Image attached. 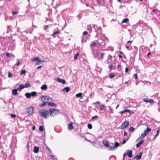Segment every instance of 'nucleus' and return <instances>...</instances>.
<instances>
[{"label": "nucleus", "instance_id": "nucleus-1", "mask_svg": "<svg viewBox=\"0 0 160 160\" xmlns=\"http://www.w3.org/2000/svg\"><path fill=\"white\" fill-rule=\"evenodd\" d=\"M41 98L42 101H46V102L47 103L49 106H55V104L52 102V99L50 97L48 96H42Z\"/></svg>", "mask_w": 160, "mask_h": 160}, {"label": "nucleus", "instance_id": "nucleus-2", "mask_svg": "<svg viewBox=\"0 0 160 160\" xmlns=\"http://www.w3.org/2000/svg\"><path fill=\"white\" fill-rule=\"evenodd\" d=\"M151 131V129L148 128V127L144 131V133L141 134V137H139L137 139L136 141L138 142L139 141H140L142 138H143L146 136L148 132H150Z\"/></svg>", "mask_w": 160, "mask_h": 160}, {"label": "nucleus", "instance_id": "nucleus-3", "mask_svg": "<svg viewBox=\"0 0 160 160\" xmlns=\"http://www.w3.org/2000/svg\"><path fill=\"white\" fill-rule=\"evenodd\" d=\"M39 112L42 117L46 119L47 118L49 114V111L46 109L39 111Z\"/></svg>", "mask_w": 160, "mask_h": 160}, {"label": "nucleus", "instance_id": "nucleus-4", "mask_svg": "<svg viewBox=\"0 0 160 160\" xmlns=\"http://www.w3.org/2000/svg\"><path fill=\"white\" fill-rule=\"evenodd\" d=\"M49 111L50 113V117H54L59 114V111L58 110L52 108L49 109Z\"/></svg>", "mask_w": 160, "mask_h": 160}, {"label": "nucleus", "instance_id": "nucleus-5", "mask_svg": "<svg viewBox=\"0 0 160 160\" xmlns=\"http://www.w3.org/2000/svg\"><path fill=\"white\" fill-rule=\"evenodd\" d=\"M26 112L28 114V116L32 115L34 113V108L32 106H30L26 110Z\"/></svg>", "mask_w": 160, "mask_h": 160}, {"label": "nucleus", "instance_id": "nucleus-6", "mask_svg": "<svg viewBox=\"0 0 160 160\" xmlns=\"http://www.w3.org/2000/svg\"><path fill=\"white\" fill-rule=\"evenodd\" d=\"M31 61L32 62H33L34 61H36V65H39L40 64L41 62H42L39 59L38 57H37L35 58H32L31 59Z\"/></svg>", "mask_w": 160, "mask_h": 160}, {"label": "nucleus", "instance_id": "nucleus-7", "mask_svg": "<svg viewBox=\"0 0 160 160\" xmlns=\"http://www.w3.org/2000/svg\"><path fill=\"white\" fill-rule=\"evenodd\" d=\"M129 122L128 121H125L122 124L121 126V129H123L128 127L129 126Z\"/></svg>", "mask_w": 160, "mask_h": 160}, {"label": "nucleus", "instance_id": "nucleus-8", "mask_svg": "<svg viewBox=\"0 0 160 160\" xmlns=\"http://www.w3.org/2000/svg\"><path fill=\"white\" fill-rule=\"evenodd\" d=\"M102 143L106 147H109V143L108 140H104L102 141Z\"/></svg>", "mask_w": 160, "mask_h": 160}, {"label": "nucleus", "instance_id": "nucleus-9", "mask_svg": "<svg viewBox=\"0 0 160 160\" xmlns=\"http://www.w3.org/2000/svg\"><path fill=\"white\" fill-rule=\"evenodd\" d=\"M143 153V152L142 151L140 152L139 153V155H136L134 158H136V159L138 160L139 159H140L141 158L142 156V155Z\"/></svg>", "mask_w": 160, "mask_h": 160}, {"label": "nucleus", "instance_id": "nucleus-10", "mask_svg": "<svg viewBox=\"0 0 160 160\" xmlns=\"http://www.w3.org/2000/svg\"><path fill=\"white\" fill-rule=\"evenodd\" d=\"M73 129V122H71L68 125V129L69 130H72Z\"/></svg>", "mask_w": 160, "mask_h": 160}, {"label": "nucleus", "instance_id": "nucleus-11", "mask_svg": "<svg viewBox=\"0 0 160 160\" xmlns=\"http://www.w3.org/2000/svg\"><path fill=\"white\" fill-rule=\"evenodd\" d=\"M126 112H128L130 113V112H131V111L129 109H124V110H122V111H121L119 113L122 114Z\"/></svg>", "mask_w": 160, "mask_h": 160}, {"label": "nucleus", "instance_id": "nucleus-12", "mask_svg": "<svg viewBox=\"0 0 160 160\" xmlns=\"http://www.w3.org/2000/svg\"><path fill=\"white\" fill-rule=\"evenodd\" d=\"M112 57L111 55H108V59L106 61L108 63H110L112 62Z\"/></svg>", "mask_w": 160, "mask_h": 160}, {"label": "nucleus", "instance_id": "nucleus-13", "mask_svg": "<svg viewBox=\"0 0 160 160\" xmlns=\"http://www.w3.org/2000/svg\"><path fill=\"white\" fill-rule=\"evenodd\" d=\"M57 81L59 82L62 83L63 84H65L66 81L65 80L61 79L59 78H57Z\"/></svg>", "mask_w": 160, "mask_h": 160}, {"label": "nucleus", "instance_id": "nucleus-14", "mask_svg": "<svg viewBox=\"0 0 160 160\" xmlns=\"http://www.w3.org/2000/svg\"><path fill=\"white\" fill-rule=\"evenodd\" d=\"M127 152V154L129 158H131L132 157V150L128 151Z\"/></svg>", "mask_w": 160, "mask_h": 160}, {"label": "nucleus", "instance_id": "nucleus-15", "mask_svg": "<svg viewBox=\"0 0 160 160\" xmlns=\"http://www.w3.org/2000/svg\"><path fill=\"white\" fill-rule=\"evenodd\" d=\"M18 88L14 89L12 91V94L14 95H18Z\"/></svg>", "mask_w": 160, "mask_h": 160}, {"label": "nucleus", "instance_id": "nucleus-16", "mask_svg": "<svg viewBox=\"0 0 160 160\" xmlns=\"http://www.w3.org/2000/svg\"><path fill=\"white\" fill-rule=\"evenodd\" d=\"M60 31H57L55 32H53L52 35V36L53 37V38H55L56 36H55V34H60Z\"/></svg>", "mask_w": 160, "mask_h": 160}, {"label": "nucleus", "instance_id": "nucleus-17", "mask_svg": "<svg viewBox=\"0 0 160 160\" xmlns=\"http://www.w3.org/2000/svg\"><path fill=\"white\" fill-rule=\"evenodd\" d=\"M33 152L35 153H38L39 152V148L36 146H35L33 149Z\"/></svg>", "mask_w": 160, "mask_h": 160}, {"label": "nucleus", "instance_id": "nucleus-18", "mask_svg": "<svg viewBox=\"0 0 160 160\" xmlns=\"http://www.w3.org/2000/svg\"><path fill=\"white\" fill-rule=\"evenodd\" d=\"M97 3L98 4H101V5H104L105 3L104 0H98Z\"/></svg>", "mask_w": 160, "mask_h": 160}, {"label": "nucleus", "instance_id": "nucleus-19", "mask_svg": "<svg viewBox=\"0 0 160 160\" xmlns=\"http://www.w3.org/2000/svg\"><path fill=\"white\" fill-rule=\"evenodd\" d=\"M70 88L68 87H66L64 88L62 90V91H65L66 92H68L70 90Z\"/></svg>", "mask_w": 160, "mask_h": 160}, {"label": "nucleus", "instance_id": "nucleus-20", "mask_svg": "<svg viewBox=\"0 0 160 160\" xmlns=\"http://www.w3.org/2000/svg\"><path fill=\"white\" fill-rule=\"evenodd\" d=\"M41 88L42 90H46L47 88V85L44 84L41 87Z\"/></svg>", "mask_w": 160, "mask_h": 160}, {"label": "nucleus", "instance_id": "nucleus-21", "mask_svg": "<svg viewBox=\"0 0 160 160\" xmlns=\"http://www.w3.org/2000/svg\"><path fill=\"white\" fill-rule=\"evenodd\" d=\"M26 97L27 98H30L31 97V93H30L27 92L25 93V94Z\"/></svg>", "mask_w": 160, "mask_h": 160}, {"label": "nucleus", "instance_id": "nucleus-22", "mask_svg": "<svg viewBox=\"0 0 160 160\" xmlns=\"http://www.w3.org/2000/svg\"><path fill=\"white\" fill-rule=\"evenodd\" d=\"M143 143V141H141L139 143L137 144L136 146L137 148H138L140 145L141 144Z\"/></svg>", "mask_w": 160, "mask_h": 160}, {"label": "nucleus", "instance_id": "nucleus-23", "mask_svg": "<svg viewBox=\"0 0 160 160\" xmlns=\"http://www.w3.org/2000/svg\"><path fill=\"white\" fill-rule=\"evenodd\" d=\"M31 96L32 97H35L37 95V92L35 91L32 92L31 93Z\"/></svg>", "mask_w": 160, "mask_h": 160}, {"label": "nucleus", "instance_id": "nucleus-24", "mask_svg": "<svg viewBox=\"0 0 160 160\" xmlns=\"http://www.w3.org/2000/svg\"><path fill=\"white\" fill-rule=\"evenodd\" d=\"M129 21L128 18H125L122 21V23H127Z\"/></svg>", "mask_w": 160, "mask_h": 160}, {"label": "nucleus", "instance_id": "nucleus-25", "mask_svg": "<svg viewBox=\"0 0 160 160\" xmlns=\"http://www.w3.org/2000/svg\"><path fill=\"white\" fill-rule=\"evenodd\" d=\"M24 88H25V87H24V85L22 84H21L19 85V87L18 88L19 90V89H22Z\"/></svg>", "mask_w": 160, "mask_h": 160}, {"label": "nucleus", "instance_id": "nucleus-26", "mask_svg": "<svg viewBox=\"0 0 160 160\" xmlns=\"http://www.w3.org/2000/svg\"><path fill=\"white\" fill-rule=\"evenodd\" d=\"M43 102L39 105V106L41 107H43L46 105V101H42Z\"/></svg>", "mask_w": 160, "mask_h": 160}, {"label": "nucleus", "instance_id": "nucleus-27", "mask_svg": "<svg viewBox=\"0 0 160 160\" xmlns=\"http://www.w3.org/2000/svg\"><path fill=\"white\" fill-rule=\"evenodd\" d=\"M30 84L29 83H26L24 85V86L25 88H27L30 86Z\"/></svg>", "mask_w": 160, "mask_h": 160}, {"label": "nucleus", "instance_id": "nucleus-28", "mask_svg": "<svg viewBox=\"0 0 160 160\" xmlns=\"http://www.w3.org/2000/svg\"><path fill=\"white\" fill-rule=\"evenodd\" d=\"M79 55V52H78L77 54H75L74 55V60H75L77 59L78 57V56Z\"/></svg>", "mask_w": 160, "mask_h": 160}, {"label": "nucleus", "instance_id": "nucleus-29", "mask_svg": "<svg viewBox=\"0 0 160 160\" xmlns=\"http://www.w3.org/2000/svg\"><path fill=\"white\" fill-rule=\"evenodd\" d=\"M44 128L43 126H40L39 128V130L40 132H42Z\"/></svg>", "mask_w": 160, "mask_h": 160}, {"label": "nucleus", "instance_id": "nucleus-30", "mask_svg": "<svg viewBox=\"0 0 160 160\" xmlns=\"http://www.w3.org/2000/svg\"><path fill=\"white\" fill-rule=\"evenodd\" d=\"M87 29L88 30H91L92 27L91 25H88L87 27Z\"/></svg>", "mask_w": 160, "mask_h": 160}, {"label": "nucleus", "instance_id": "nucleus-31", "mask_svg": "<svg viewBox=\"0 0 160 160\" xmlns=\"http://www.w3.org/2000/svg\"><path fill=\"white\" fill-rule=\"evenodd\" d=\"M115 75L112 73L110 74L109 75V77L110 78H112L115 76Z\"/></svg>", "mask_w": 160, "mask_h": 160}, {"label": "nucleus", "instance_id": "nucleus-32", "mask_svg": "<svg viewBox=\"0 0 160 160\" xmlns=\"http://www.w3.org/2000/svg\"><path fill=\"white\" fill-rule=\"evenodd\" d=\"M82 95V92L79 93L76 95V97H79L81 96Z\"/></svg>", "mask_w": 160, "mask_h": 160}, {"label": "nucleus", "instance_id": "nucleus-33", "mask_svg": "<svg viewBox=\"0 0 160 160\" xmlns=\"http://www.w3.org/2000/svg\"><path fill=\"white\" fill-rule=\"evenodd\" d=\"M26 73V71L25 70H22V71H21V72H20V75H22V74H24Z\"/></svg>", "mask_w": 160, "mask_h": 160}, {"label": "nucleus", "instance_id": "nucleus-34", "mask_svg": "<svg viewBox=\"0 0 160 160\" xmlns=\"http://www.w3.org/2000/svg\"><path fill=\"white\" fill-rule=\"evenodd\" d=\"M88 127L89 129H91L92 128V126L91 124L89 123L88 125Z\"/></svg>", "mask_w": 160, "mask_h": 160}, {"label": "nucleus", "instance_id": "nucleus-35", "mask_svg": "<svg viewBox=\"0 0 160 160\" xmlns=\"http://www.w3.org/2000/svg\"><path fill=\"white\" fill-rule=\"evenodd\" d=\"M18 12H18V11H16V12H15V11H12V14L13 15H15V14H17Z\"/></svg>", "mask_w": 160, "mask_h": 160}, {"label": "nucleus", "instance_id": "nucleus-36", "mask_svg": "<svg viewBox=\"0 0 160 160\" xmlns=\"http://www.w3.org/2000/svg\"><path fill=\"white\" fill-rule=\"evenodd\" d=\"M96 44V42L95 41L92 42V44H91V45H92L93 46H95Z\"/></svg>", "mask_w": 160, "mask_h": 160}, {"label": "nucleus", "instance_id": "nucleus-37", "mask_svg": "<svg viewBox=\"0 0 160 160\" xmlns=\"http://www.w3.org/2000/svg\"><path fill=\"white\" fill-rule=\"evenodd\" d=\"M119 145V143L117 142H116L115 143V145L114 146V148L117 147Z\"/></svg>", "mask_w": 160, "mask_h": 160}, {"label": "nucleus", "instance_id": "nucleus-38", "mask_svg": "<svg viewBox=\"0 0 160 160\" xmlns=\"http://www.w3.org/2000/svg\"><path fill=\"white\" fill-rule=\"evenodd\" d=\"M134 130H135L134 128H133V127H131L129 128V130L131 132L134 131Z\"/></svg>", "mask_w": 160, "mask_h": 160}, {"label": "nucleus", "instance_id": "nucleus-39", "mask_svg": "<svg viewBox=\"0 0 160 160\" xmlns=\"http://www.w3.org/2000/svg\"><path fill=\"white\" fill-rule=\"evenodd\" d=\"M109 150H112L114 148V146H109Z\"/></svg>", "mask_w": 160, "mask_h": 160}, {"label": "nucleus", "instance_id": "nucleus-40", "mask_svg": "<svg viewBox=\"0 0 160 160\" xmlns=\"http://www.w3.org/2000/svg\"><path fill=\"white\" fill-rule=\"evenodd\" d=\"M148 102H149L151 104L152 103L154 102V100L153 99H152L148 100Z\"/></svg>", "mask_w": 160, "mask_h": 160}, {"label": "nucleus", "instance_id": "nucleus-41", "mask_svg": "<svg viewBox=\"0 0 160 160\" xmlns=\"http://www.w3.org/2000/svg\"><path fill=\"white\" fill-rule=\"evenodd\" d=\"M88 32L86 31H85L84 32H83V34L84 35H88Z\"/></svg>", "mask_w": 160, "mask_h": 160}, {"label": "nucleus", "instance_id": "nucleus-42", "mask_svg": "<svg viewBox=\"0 0 160 160\" xmlns=\"http://www.w3.org/2000/svg\"><path fill=\"white\" fill-rule=\"evenodd\" d=\"M104 109V106L103 105H102L100 107V109L101 110H103Z\"/></svg>", "mask_w": 160, "mask_h": 160}, {"label": "nucleus", "instance_id": "nucleus-43", "mask_svg": "<svg viewBox=\"0 0 160 160\" xmlns=\"http://www.w3.org/2000/svg\"><path fill=\"white\" fill-rule=\"evenodd\" d=\"M49 158L51 159H53L54 158V156L53 155H50L49 156Z\"/></svg>", "mask_w": 160, "mask_h": 160}, {"label": "nucleus", "instance_id": "nucleus-44", "mask_svg": "<svg viewBox=\"0 0 160 160\" xmlns=\"http://www.w3.org/2000/svg\"><path fill=\"white\" fill-rule=\"evenodd\" d=\"M134 77L136 79H138V75H137V74H136V73L134 74Z\"/></svg>", "mask_w": 160, "mask_h": 160}, {"label": "nucleus", "instance_id": "nucleus-45", "mask_svg": "<svg viewBox=\"0 0 160 160\" xmlns=\"http://www.w3.org/2000/svg\"><path fill=\"white\" fill-rule=\"evenodd\" d=\"M98 118V117L97 115H95L94 116L92 117V119L93 120L95 118Z\"/></svg>", "mask_w": 160, "mask_h": 160}, {"label": "nucleus", "instance_id": "nucleus-46", "mask_svg": "<svg viewBox=\"0 0 160 160\" xmlns=\"http://www.w3.org/2000/svg\"><path fill=\"white\" fill-rule=\"evenodd\" d=\"M104 55V53H102L101 54V58L102 59V60H103V56Z\"/></svg>", "mask_w": 160, "mask_h": 160}, {"label": "nucleus", "instance_id": "nucleus-47", "mask_svg": "<svg viewBox=\"0 0 160 160\" xmlns=\"http://www.w3.org/2000/svg\"><path fill=\"white\" fill-rule=\"evenodd\" d=\"M11 116L12 118H15L16 116V115L12 114H11Z\"/></svg>", "mask_w": 160, "mask_h": 160}, {"label": "nucleus", "instance_id": "nucleus-48", "mask_svg": "<svg viewBox=\"0 0 160 160\" xmlns=\"http://www.w3.org/2000/svg\"><path fill=\"white\" fill-rule=\"evenodd\" d=\"M143 101H144L145 102H148V100L147 99H146V98H143Z\"/></svg>", "mask_w": 160, "mask_h": 160}, {"label": "nucleus", "instance_id": "nucleus-49", "mask_svg": "<svg viewBox=\"0 0 160 160\" xmlns=\"http://www.w3.org/2000/svg\"><path fill=\"white\" fill-rule=\"evenodd\" d=\"M48 25H46L44 27V28L45 30H46L47 29V28H48Z\"/></svg>", "mask_w": 160, "mask_h": 160}, {"label": "nucleus", "instance_id": "nucleus-50", "mask_svg": "<svg viewBox=\"0 0 160 160\" xmlns=\"http://www.w3.org/2000/svg\"><path fill=\"white\" fill-rule=\"evenodd\" d=\"M160 132V130L159 129L157 131V133L156 134V136H158Z\"/></svg>", "mask_w": 160, "mask_h": 160}, {"label": "nucleus", "instance_id": "nucleus-51", "mask_svg": "<svg viewBox=\"0 0 160 160\" xmlns=\"http://www.w3.org/2000/svg\"><path fill=\"white\" fill-rule=\"evenodd\" d=\"M12 74L10 72H8V77L10 78L12 76Z\"/></svg>", "mask_w": 160, "mask_h": 160}, {"label": "nucleus", "instance_id": "nucleus-52", "mask_svg": "<svg viewBox=\"0 0 160 160\" xmlns=\"http://www.w3.org/2000/svg\"><path fill=\"white\" fill-rule=\"evenodd\" d=\"M113 68V66L112 64H111L109 66V68L110 69H111Z\"/></svg>", "mask_w": 160, "mask_h": 160}, {"label": "nucleus", "instance_id": "nucleus-53", "mask_svg": "<svg viewBox=\"0 0 160 160\" xmlns=\"http://www.w3.org/2000/svg\"><path fill=\"white\" fill-rule=\"evenodd\" d=\"M128 70V67H126L125 68V72L126 73L127 72Z\"/></svg>", "mask_w": 160, "mask_h": 160}, {"label": "nucleus", "instance_id": "nucleus-54", "mask_svg": "<svg viewBox=\"0 0 160 160\" xmlns=\"http://www.w3.org/2000/svg\"><path fill=\"white\" fill-rule=\"evenodd\" d=\"M6 56L8 58H9L10 57V54L9 53H7L6 54Z\"/></svg>", "mask_w": 160, "mask_h": 160}, {"label": "nucleus", "instance_id": "nucleus-55", "mask_svg": "<svg viewBox=\"0 0 160 160\" xmlns=\"http://www.w3.org/2000/svg\"><path fill=\"white\" fill-rule=\"evenodd\" d=\"M20 64V61L19 60H18L17 61V66H18Z\"/></svg>", "mask_w": 160, "mask_h": 160}, {"label": "nucleus", "instance_id": "nucleus-56", "mask_svg": "<svg viewBox=\"0 0 160 160\" xmlns=\"http://www.w3.org/2000/svg\"><path fill=\"white\" fill-rule=\"evenodd\" d=\"M124 135L125 136H127L128 135V133L126 131H124Z\"/></svg>", "mask_w": 160, "mask_h": 160}, {"label": "nucleus", "instance_id": "nucleus-57", "mask_svg": "<svg viewBox=\"0 0 160 160\" xmlns=\"http://www.w3.org/2000/svg\"><path fill=\"white\" fill-rule=\"evenodd\" d=\"M126 142V141L125 139H124L123 140V142H122V144H124V143H125Z\"/></svg>", "mask_w": 160, "mask_h": 160}, {"label": "nucleus", "instance_id": "nucleus-58", "mask_svg": "<svg viewBox=\"0 0 160 160\" xmlns=\"http://www.w3.org/2000/svg\"><path fill=\"white\" fill-rule=\"evenodd\" d=\"M129 46H126V48L129 50H130V49L129 48Z\"/></svg>", "mask_w": 160, "mask_h": 160}, {"label": "nucleus", "instance_id": "nucleus-59", "mask_svg": "<svg viewBox=\"0 0 160 160\" xmlns=\"http://www.w3.org/2000/svg\"><path fill=\"white\" fill-rule=\"evenodd\" d=\"M118 68H120L121 69V65H120V64L118 65Z\"/></svg>", "mask_w": 160, "mask_h": 160}, {"label": "nucleus", "instance_id": "nucleus-60", "mask_svg": "<svg viewBox=\"0 0 160 160\" xmlns=\"http://www.w3.org/2000/svg\"><path fill=\"white\" fill-rule=\"evenodd\" d=\"M96 55L97 56H98L99 55V52L98 51H97L96 53Z\"/></svg>", "mask_w": 160, "mask_h": 160}, {"label": "nucleus", "instance_id": "nucleus-61", "mask_svg": "<svg viewBox=\"0 0 160 160\" xmlns=\"http://www.w3.org/2000/svg\"><path fill=\"white\" fill-rule=\"evenodd\" d=\"M42 67V66H39L37 67V69H39V68H41Z\"/></svg>", "mask_w": 160, "mask_h": 160}, {"label": "nucleus", "instance_id": "nucleus-62", "mask_svg": "<svg viewBox=\"0 0 160 160\" xmlns=\"http://www.w3.org/2000/svg\"><path fill=\"white\" fill-rule=\"evenodd\" d=\"M132 42V41L130 40V41H128L127 42V43H131Z\"/></svg>", "mask_w": 160, "mask_h": 160}, {"label": "nucleus", "instance_id": "nucleus-63", "mask_svg": "<svg viewBox=\"0 0 160 160\" xmlns=\"http://www.w3.org/2000/svg\"><path fill=\"white\" fill-rule=\"evenodd\" d=\"M35 126H33L32 127V130H34L35 129Z\"/></svg>", "mask_w": 160, "mask_h": 160}, {"label": "nucleus", "instance_id": "nucleus-64", "mask_svg": "<svg viewBox=\"0 0 160 160\" xmlns=\"http://www.w3.org/2000/svg\"><path fill=\"white\" fill-rule=\"evenodd\" d=\"M126 154H126V153H124V154H123V157L124 158H125V156H126Z\"/></svg>", "mask_w": 160, "mask_h": 160}]
</instances>
